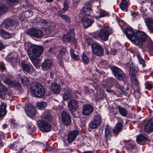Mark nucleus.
I'll use <instances>...</instances> for the list:
<instances>
[{
	"instance_id": "nucleus-60",
	"label": "nucleus",
	"mask_w": 153,
	"mask_h": 153,
	"mask_svg": "<svg viewBox=\"0 0 153 153\" xmlns=\"http://www.w3.org/2000/svg\"><path fill=\"white\" fill-rule=\"evenodd\" d=\"M7 127V125L6 124H4L2 126V128L3 129H4L6 128Z\"/></svg>"
},
{
	"instance_id": "nucleus-22",
	"label": "nucleus",
	"mask_w": 153,
	"mask_h": 153,
	"mask_svg": "<svg viewBox=\"0 0 153 153\" xmlns=\"http://www.w3.org/2000/svg\"><path fill=\"white\" fill-rule=\"evenodd\" d=\"M21 65L24 72L29 73L34 71V69L31 68V67H30L27 64L22 62Z\"/></svg>"
},
{
	"instance_id": "nucleus-52",
	"label": "nucleus",
	"mask_w": 153,
	"mask_h": 153,
	"mask_svg": "<svg viewBox=\"0 0 153 153\" xmlns=\"http://www.w3.org/2000/svg\"><path fill=\"white\" fill-rule=\"evenodd\" d=\"M109 47L108 46H105L104 48L105 49V53L107 55H108L109 54Z\"/></svg>"
},
{
	"instance_id": "nucleus-21",
	"label": "nucleus",
	"mask_w": 153,
	"mask_h": 153,
	"mask_svg": "<svg viewBox=\"0 0 153 153\" xmlns=\"http://www.w3.org/2000/svg\"><path fill=\"white\" fill-rule=\"evenodd\" d=\"M123 126L122 123L120 122L117 123L113 130V133L117 136L119 133L121 131Z\"/></svg>"
},
{
	"instance_id": "nucleus-32",
	"label": "nucleus",
	"mask_w": 153,
	"mask_h": 153,
	"mask_svg": "<svg viewBox=\"0 0 153 153\" xmlns=\"http://www.w3.org/2000/svg\"><path fill=\"white\" fill-rule=\"evenodd\" d=\"M63 98L67 100L71 98H75L76 97L73 95L70 91H68L64 93L63 95Z\"/></svg>"
},
{
	"instance_id": "nucleus-18",
	"label": "nucleus",
	"mask_w": 153,
	"mask_h": 153,
	"mask_svg": "<svg viewBox=\"0 0 153 153\" xmlns=\"http://www.w3.org/2000/svg\"><path fill=\"white\" fill-rule=\"evenodd\" d=\"M81 22L85 27L88 28L93 23L94 21L91 19L82 18Z\"/></svg>"
},
{
	"instance_id": "nucleus-3",
	"label": "nucleus",
	"mask_w": 153,
	"mask_h": 153,
	"mask_svg": "<svg viewBox=\"0 0 153 153\" xmlns=\"http://www.w3.org/2000/svg\"><path fill=\"white\" fill-rule=\"evenodd\" d=\"M31 89L33 94L37 97H42L45 94L44 89L40 84L33 83L32 85Z\"/></svg>"
},
{
	"instance_id": "nucleus-37",
	"label": "nucleus",
	"mask_w": 153,
	"mask_h": 153,
	"mask_svg": "<svg viewBox=\"0 0 153 153\" xmlns=\"http://www.w3.org/2000/svg\"><path fill=\"white\" fill-rule=\"evenodd\" d=\"M137 56L138 59L139 63L142 65L143 67H146V65L144 60L142 58L140 54L138 53H137Z\"/></svg>"
},
{
	"instance_id": "nucleus-30",
	"label": "nucleus",
	"mask_w": 153,
	"mask_h": 153,
	"mask_svg": "<svg viewBox=\"0 0 153 153\" xmlns=\"http://www.w3.org/2000/svg\"><path fill=\"white\" fill-rule=\"evenodd\" d=\"M120 114L123 117H126L127 114V110L124 108L118 105L117 106Z\"/></svg>"
},
{
	"instance_id": "nucleus-43",
	"label": "nucleus",
	"mask_w": 153,
	"mask_h": 153,
	"mask_svg": "<svg viewBox=\"0 0 153 153\" xmlns=\"http://www.w3.org/2000/svg\"><path fill=\"white\" fill-rule=\"evenodd\" d=\"M21 80L22 83L25 85H27L29 79L26 76H24L21 78Z\"/></svg>"
},
{
	"instance_id": "nucleus-14",
	"label": "nucleus",
	"mask_w": 153,
	"mask_h": 153,
	"mask_svg": "<svg viewBox=\"0 0 153 153\" xmlns=\"http://www.w3.org/2000/svg\"><path fill=\"white\" fill-rule=\"evenodd\" d=\"M79 133L78 130H74L70 132L68 135L67 140L68 143L73 141Z\"/></svg>"
},
{
	"instance_id": "nucleus-19",
	"label": "nucleus",
	"mask_w": 153,
	"mask_h": 153,
	"mask_svg": "<svg viewBox=\"0 0 153 153\" xmlns=\"http://www.w3.org/2000/svg\"><path fill=\"white\" fill-rule=\"evenodd\" d=\"M4 82L6 84L13 87H19L20 86V84L19 82L12 81L7 78L5 79L4 80Z\"/></svg>"
},
{
	"instance_id": "nucleus-59",
	"label": "nucleus",
	"mask_w": 153,
	"mask_h": 153,
	"mask_svg": "<svg viewBox=\"0 0 153 153\" xmlns=\"http://www.w3.org/2000/svg\"><path fill=\"white\" fill-rule=\"evenodd\" d=\"M98 1L97 0H92L91 1V3H93L95 2H97Z\"/></svg>"
},
{
	"instance_id": "nucleus-58",
	"label": "nucleus",
	"mask_w": 153,
	"mask_h": 153,
	"mask_svg": "<svg viewBox=\"0 0 153 153\" xmlns=\"http://www.w3.org/2000/svg\"><path fill=\"white\" fill-rule=\"evenodd\" d=\"M110 81H112V82H110V83L111 84H113L114 82H115L116 81V80L113 78H110Z\"/></svg>"
},
{
	"instance_id": "nucleus-33",
	"label": "nucleus",
	"mask_w": 153,
	"mask_h": 153,
	"mask_svg": "<svg viewBox=\"0 0 153 153\" xmlns=\"http://www.w3.org/2000/svg\"><path fill=\"white\" fill-rule=\"evenodd\" d=\"M112 129L106 126L105 131V137L106 139H108L111 137Z\"/></svg>"
},
{
	"instance_id": "nucleus-47",
	"label": "nucleus",
	"mask_w": 153,
	"mask_h": 153,
	"mask_svg": "<svg viewBox=\"0 0 153 153\" xmlns=\"http://www.w3.org/2000/svg\"><path fill=\"white\" fill-rule=\"evenodd\" d=\"M27 127L28 129L30 130V133L33 132L36 130L35 126L33 125H31L30 126L27 125Z\"/></svg>"
},
{
	"instance_id": "nucleus-26",
	"label": "nucleus",
	"mask_w": 153,
	"mask_h": 153,
	"mask_svg": "<svg viewBox=\"0 0 153 153\" xmlns=\"http://www.w3.org/2000/svg\"><path fill=\"white\" fill-rule=\"evenodd\" d=\"M6 105L4 103H2L0 106V117H4L6 113Z\"/></svg>"
},
{
	"instance_id": "nucleus-16",
	"label": "nucleus",
	"mask_w": 153,
	"mask_h": 153,
	"mask_svg": "<svg viewBox=\"0 0 153 153\" xmlns=\"http://www.w3.org/2000/svg\"><path fill=\"white\" fill-rule=\"evenodd\" d=\"M17 21H15L11 20L7 21L2 22L0 25V29H3V28H7L12 26L17 25H18Z\"/></svg>"
},
{
	"instance_id": "nucleus-53",
	"label": "nucleus",
	"mask_w": 153,
	"mask_h": 153,
	"mask_svg": "<svg viewBox=\"0 0 153 153\" xmlns=\"http://www.w3.org/2000/svg\"><path fill=\"white\" fill-rule=\"evenodd\" d=\"M112 85H111L108 87H107L106 88V91L108 92H113V90L111 89V88L112 87Z\"/></svg>"
},
{
	"instance_id": "nucleus-29",
	"label": "nucleus",
	"mask_w": 153,
	"mask_h": 153,
	"mask_svg": "<svg viewBox=\"0 0 153 153\" xmlns=\"http://www.w3.org/2000/svg\"><path fill=\"white\" fill-rule=\"evenodd\" d=\"M108 15V13L105 11L99 10L98 12H97L96 14L94 15V17L96 18H100L101 17L106 16Z\"/></svg>"
},
{
	"instance_id": "nucleus-2",
	"label": "nucleus",
	"mask_w": 153,
	"mask_h": 153,
	"mask_svg": "<svg viewBox=\"0 0 153 153\" xmlns=\"http://www.w3.org/2000/svg\"><path fill=\"white\" fill-rule=\"evenodd\" d=\"M43 48L41 46L33 45L28 50L27 53L29 57H39L42 53Z\"/></svg>"
},
{
	"instance_id": "nucleus-13",
	"label": "nucleus",
	"mask_w": 153,
	"mask_h": 153,
	"mask_svg": "<svg viewBox=\"0 0 153 153\" xmlns=\"http://www.w3.org/2000/svg\"><path fill=\"white\" fill-rule=\"evenodd\" d=\"M29 31L27 32L28 34L36 38H39L42 36L43 33L40 29H28Z\"/></svg>"
},
{
	"instance_id": "nucleus-6",
	"label": "nucleus",
	"mask_w": 153,
	"mask_h": 153,
	"mask_svg": "<svg viewBox=\"0 0 153 153\" xmlns=\"http://www.w3.org/2000/svg\"><path fill=\"white\" fill-rule=\"evenodd\" d=\"M92 51L94 54L102 56L104 54V50L97 43H94L91 45Z\"/></svg>"
},
{
	"instance_id": "nucleus-7",
	"label": "nucleus",
	"mask_w": 153,
	"mask_h": 153,
	"mask_svg": "<svg viewBox=\"0 0 153 153\" xmlns=\"http://www.w3.org/2000/svg\"><path fill=\"white\" fill-rule=\"evenodd\" d=\"M112 71L115 77L120 80L123 79L125 78V74L121 70L116 66H113L112 68Z\"/></svg>"
},
{
	"instance_id": "nucleus-1",
	"label": "nucleus",
	"mask_w": 153,
	"mask_h": 153,
	"mask_svg": "<svg viewBox=\"0 0 153 153\" xmlns=\"http://www.w3.org/2000/svg\"><path fill=\"white\" fill-rule=\"evenodd\" d=\"M123 32L127 37L131 41L137 42L138 44L142 45L148 37L144 32L138 30H133V29H123Z\"/></svg>"
},
{
	"instance_id": "nucleus-12",
	"label": "nucleus",
	"mask_w": 153,
	"mask_h": 153,
	"mask_svg": "<svg viewBox=\"0 0 153 153\" xmlns=\"http://www.w3.org/2000/svg\"><path fill=\"white\" fill-rule=\"evenodd\" d=\"M62 120L63 123L66 126H69L71 123V117L68 113L63 111L61 115Z\"/></svg>"
},
{
	"instance_id": "nucleus-62",
	"label": "nucleus",
	"mask_w": 153,
	"mask_h": 153,
	"mask_svg": "<svg viewBox=\"0 0 153 153\" xmlns=\"http://www.w3.org/2000/svg\"><path fill=\"white\" fill-rule=\"evenodd\" d=\"M59 64L61 65L62 67L63 66V62L62 61H60L59 62Z\"/></svg>"
},
{
	"instance_id": "nucleus-61",
	"label": "nucleus",
	"mask_w": 153,
	"mask_h": 153,
	"mask_svg": "<svg viewBox=\"0 0 153 153\" xmlns=\"http://www.w3.org/2000/svg\"><path fill=\"white\" fill-rule=\"evenodd\" d=\"M75 93L76 94H78L79 95H81V93L80 92H79V91H75Z\"/></svg>"
},
{
	"instance_id": "nucleus-27",
	"label": "nucleus",
	"mask_w": 153,
	"mask_h": 153,
	"mask_svg": "<svg viewBox=\"0 0 153 153\" xmlns=\"http://www.w3.org/2000/svg\"><path fill=\"white\" fill-rule=\"evenodd\" d=\"M137 143L141 145H143L145 143V141L147 140V138L142 134L139 135L136 139Z\"/></svg>"
},
{
	"instance_id": "nucleus-23",
	"label": "nucleus",
	"mask_w": 153,
	"mask_h": 153,
	"mask_svg": "<svg viewBox=\"0 0 153 153\" xmlns=\"http://www.w3.org/2000/svg\"><path fill=\"white\" fill-rule=\"evenodd\" d=\"M116 18L120 28H124V29H131L130 27L123 20L119 19L117 16H116Z\"/></svg>"
},
{
	"instance_id": "nucleus-57",
	"label": "nucleus",
	"mask_w": 153,
	"mask_h": 153,
	"mask_svg": "<svg viewBox=\"0 0 153 153\" xmlns=\"http://www.w3.org/2000/svg\"><path fill=\"white\" fill-rule=\"evenodd\" d=\"M5 47L4 46L1 42H0V51L1 49H4Z\"/></svg>"
},
{
	"instance_id": "nucleus-48",
	"label": "nucleus",
	"mask_w": 153,
	"mask_h": 153,
	"mask_svg": "<svg viewBox=\"0 0 153 153\" xmlns=\"http://www.w3.org/2000/svg\"><path fill=\"white\" fill-rule=\"evenodd\" d=\"M131 82L135 85H137L138 84L139 82L134 76H132L131 78Z\"/></svg>"
},
{
	"instance_id": "nucleus-10",
	"label": "nucleus",
	"mask_w": 153,
	"mask_h": 153,
	"mask_svg": "<svg viewBox=\"0 0 153 153\" xmlns=\"http://www.w3.org/2000/svg\"><path fill=\"white\" fill-rule=\"evenodd\" d=\"M27 115L30 117H33L35 114V108L31 104L25 105V108Z\"/></svg>"
},
{
	"instance_id": "nucleus-63",
	"label": "nucleus",
	"mask_w": 153,
	"mask_h": 153,
	"mask_svg": "<svg viewBox=\"0 0 153 153\" xmlns=\"http://www.w3.org/2000/svg\"><path fill=\"white\" fill-rule=\"evenodd\" d=\"M4 89V93H5L7 91V89L5 88V87H3Z\"/></svg>"
},
{
	"instance_id": "nucleus-20",
	"label": "nucleus",
	"mask_w": 153,
	"mask_h": 153,
	"mask_svg": "<svg viewBox=\"0 0 153 153\" xmlns=\"http://www.w3.org/2000/svg\"><path fill=\"white\" fill-rule=\"evenodd\" d=\"M145 130L147 132L153 131V117L150 119L145 126Z\"/></svg>"
},
{
	"instance_id": "nucleus-17",
	"label": "nucleus",
	"mask_w": 153,
	"mask_h": 153,
	"mask_svg": "<svg viewBox=\"0 0 153 153\" xmlns=\"http://www.w3.org/2000/svg\"><path fill=\"white\" fill-rule=\"evenodd\" d=\"M93 107L89 104H86L83 106L82 110L83 114L88 115L91 114L93 111Z\"/></svg>"
},
{
	"instance_id": "nucleus-31",
	"label": "nucleus",
	"mask_w": 153,
	"mask_h": 153,
	"mask_svg": "<svg viewBox=\"0 0 153 153\" xmlns=\"http://www.w3.org/2000/svg\"><path fill=\"white\" fill-rule=\"evenodd\" d=\"M29 57L31 60V62L36 68H40V66L39 65L40 61L39 59H38V57Z\"/></svg>"
},
{
	"instance_id": "nucleus-15",
	"label": "nucleus",
	"mask_w": 153,
	"mask_h": 153,
	"mask_svg": "<svg viewBox=\"0 0 153 153\" xmlns=\"http://www.w3.org/2000/svg\"><path fill=\"white\" fill-rule=\"evenodd\" d=\"M53 67V61L50 59L46 60L42 63V68L45 71L51 70Z\"/></svg>"
},
{
	"instance_id": "nucleus-49",
	"label": "nucleus",
	"mask_w": 153,
	"mask_h": 153,
	"mask_svg": "<svg viewBox=\"0 0 153 153\" xmlns=\"http://www.w3.org/2000/svg\"><path fill=\"white\" fill-rule=\"evenodd\" d=\"M145 86L146 88L149 90L151 89L153 87L151 84L148 82H146L145 84Z\"/></svg>"
},
{
	"instance_id": "nucleus-64",
	"label": "nucleus",
	"mask_w": 153,
	"mask_h": 153,
	"mask_svg": "<svg viewBox=\"0 0 153 153\" xmlns=\"http://www.w3.org/2000/svg\"><path fill=\"white\" fill-rule=\"evenodd\" d=\"M150 33H153V29H149Z\"/></svg>"
},
{
	"instance_id": "nucleus-8",
	"label": "nucleus",
	"mask_w": 153,
	"mask_h": 153,
	"mask_svg": "<svg viewBox=\"0 0 153 153\" xmlns=\"http://www.w3.org/2000/svg\"><path fill=\"white\" fill-rule=\"evenodd\" d=\"M38 123L39 127L42 131L48 132L51 129L50 125L44 120H39Z\"/></svg>"
},
{
	"instance_id": "nucleus-42",
	"label": "nucleus",
	"mask_w": 153,
	"mask_h": 153,
	"mask_svg": "<svg viewBox=\"0 0 153 153\" xmlns=\"http://www.w3.org/2000/svg\"><path fill=\"white\" fill-rule=\"evenodd\" d=\"M70 52L71 56L73 59L75 60H79V56L75 53L74 50L73 49H71Z\"/></svg>"
},
{
	"instance_id": "nucleus-45",
	"label": "nucleus",
	"mask_w": 153,
	"mask_h": 153,
	"mask_svg": "<svg viewBox=\"0 0 153 153\" xmlns=\"http://www.w3.org/2000/svg\"><path fill=\"white\" fill-rule=\"evenodd\" d=\"M64 7L62 8V10L64 11H67L68 8V2L67 0H65L63 3Z\"/></svg>"
},
{
	"instance_id": "nucleus-34",
	"label": "nucleus",
	"mask_w": 153,
	"mask_h": 153,
	"mask_svg": "<svg viewBox=\"0 0 153 153\" xmlns=\"http://www.w3.org/2000/svg\"><path fill=\"white\" fill-rule=\"evenodd\" d=\"M47 103L45 102H38L36 104V107L39 109L43 110L47 106Z\"/></svg>"
},
{
	"instance_id": "nucleus-44",
	"label": "nucleus",
	"mask_w": 153,
	"mask_h": 153,
	"mask_svg": "<svg viewBox=\"0 0 153 153\" xmlns=\"http://www.w3.org/2000/svg\"><path fill=\"white\" fill-rule=\"evenodd\" d=\"M6 2L7 4L13 6L18 2V0H6Z\"/></svg>"
},
{
	"instance_id": "nucleus-56",
	"label": "nucleus",
	"mask_w": 153,
	"mask_h": 153,
	"mask_svg": "<svg viewBox=\"0 0 153 153\" xmlns=\"http://www.w3.org/2000/svg\"><path fill=\"white\" fill-rule=\"evenodd\" d=\"M62 13V10H60L58 12L57 15L58 16L60 17L61 18L62 16L63 15Z\"/></svg>"
},
{
	"instance_id": "nucleus-41",
	"label": "nucleus",
	"mask_w": 153,
	"mask_h": 153,
	"mask_svg": "<svg viewBox=\"0 0 153 153\" xmlns=\"http://www.w3.org/2000/svg\"><path fill=\"white\" fill-rule=\"evenodd\" d=\"M66 51V50L65 48H62L58 55L57 58L61 59L65 54Z\"/></svg>"
},
{
	"instance_id": "nucleus-39",
	"label": "nucleus",
	"mask_w": 153,
	"mask_h": 153,
	"mask_svg": "<svg viewBox=\"0 0 153 153\" xmlns=\"http://www.w3.org/2000/svg\"><path fill=\"white\" fill-rule=\"evenodd\" d=\"M8 9L7 6L4 4H0V14H3L6 12Z\"/></svg>"
},
{
	"instance_id": "nucleus-46",
	"label": "nucleus",
	"mask_w": 153,
	"mask_h": 153,
	"mask_svg": "<svg viewBox=\"0 0 153 153\" xmlns=\"http://www.w3.org/2000/svg\"><path fill=\"white\" fill-rule=\"evenodd\" d=\"M61 18L66 22L68 23H70L71 19L68 16L65 15H63Z\"/></svg>"
},
{
	"instance_id": "nucleus-9",
	"label": "nucleus",
	"mask_w": 153,
	"mask_h": 153,
	"mask_svg": "<svg viewBox=\"0 0 153 153\" xmlns=\"http://www.w3.org/2000/svg\"><path fill=\"white\" fill-rule=\"evenodd\" d=\"M79 107L78 101L75 99L70 100L68 103V108L69 110L73 113L76 110H77Z\"/></svg>"
},
{
	"instance_id": "nucleus-35",
	"label": "nucleus",
	"mask_w": 153,
	"mask_h": 153,
	"mask_svg": "<svg viewBox=\"0 0 153 153\" xmlns=\"http://www.w3.org/2000/svg\"><path fill=\"white\" fill-rule=\"evenodd\" d=\"M145 22L149 29H153V19H152L149 18H147L146 19Z\"/></svg>"
},
{
	"instance_id": "nucleus-51",
	"label": "nucleus",
	"mask_w": 153,
	"mask_h": 153,
	"mask_svg": "<svg viewBox=\"0 0 153 153\" xmlns=\"http://www.w3.org/2000/svg\"><path fill=\"white\" fill-rule=\"evenodd\" d=\"M148 47L150 51L152 50L153 49V43L152 42L150 41L149 43Z\"/></svg>"
},
{
	"instance_id": "nucleus-54",
	"label": "nucleus",
	"mask_w": 153,
	"mask_h": 153,
	"mask_svg": "<svg viewBox=\"0 0 153 153\" xmlns=\"http://www.w3.org/2000/svg\"><path fill=\"white\" fill-rule=\"evenodd\" d=\"M0 69L2 71L5 70V68L4 64L1 63L0 64Z\"/></svg>"
},
{
	"instance_id": "nucleus-40",
	"label": "nucleus",
	"mask_w": 153,
	"mask_h": 153,
	"mask_svg": "<svg viewBox=\"0 0 153 153\" xmlns=\"http://www.w3.org/2000/svg\"><path fill=\"white\" fill-rule=\"evenodd\" d=\"M83 62L85 64H88L89 62V59L86 54L84 52L82 55Z\"/></svg>"
},
{
	"instance_id": "nucleus-24",
	"label": "nucleus",
	"mask_w": 153,
	"mask_h": 153,
	"mask_svg": "<svg viewBox=\"0 0 153 153\" xmlns=\"http://www.w3.org/2000/svg\"><path fill=\"white\" fill-rule=\"evenodd\" d=\"M0 35L4 39H8L13 36V34H10L3 29H0Z\"/></svg>"
},
{
	"instance_id": "nucleus-38",
	"label": "nucleus",
	"mask_w": 153,
	"mask_h": 153,
	"mask_svg": "<svg viewBox=\"0 0 153 153\" xmlns=\"http://www.w3.org/2000/svg\"><path fill=\"white\" fill-rule=\"evenodd\" d=\"M126 147L128 150L129 151H131L135 148L134 142L132 141H131L128 143Z\"/></svg>"
},
{
	"instance_id": "nucleus-50",
	"label": "nucleus",
	"mask_w": 153,
	"mask_h": 153,
	"mask_svg": "<svg viewBox=\"0 0 153 153\" xmlns=\"http://www.w3.org/2000/svg\"><path fill=\"white\" fill-rule=\"evenodd\" d=\"M45 120L49 122L51 121L52 120V117L51 115L49 114L46 115L45 117Z\"/></svg>"
},
{
	"instance_id": "nucleus-11",
	"label": "nucleus",
	"mask_w": 153,
	"mask_h": 153,
	"mask_svg": "<svg viewBox=\"0 0 153 153\" xmlns=\"http://www.w3.org/2000/svg\"><path fill=\"white\" fill-rule=\"evenodd\" d=\"M74 29H70L69 32L63 36L62 39L65 42H74L75 39L74 37Z\"/></svg>"
},
{
	"instance_id": "nucleus-55",
	"label": "nucleus",
	"mask_w": 153,
	"mask_h": 153,
	"mask_svg": "<svg viewBox=\"0 0 153 153\" xmlns=\"http://www.w3.org/2000/svg\"><path fill=\"white\" fill-rule=\"evenodd\" d=\"M116 52H117L116 50L115 49H111V54H112V55H115V54H116Z\"/></svg>"
},
{
	"instance_id": "nucleus-25",
	"label": "nucleus",
	"mask_w": 153,
	"mask_h": 153,
	"mask_svg": "<svg viewBox=\"0 0 153 153\" xmlns=\"http://www.w3.org/2000/svg\"><path fill=\"white\" fill-rule=\"evenodd\" d=\"M51 88L52 91L54 93L58 94L60 91V86L56 83L54 82L52 84Z\"/></svg>"
},
{
	"instance_id": "nucleus-4",
	"label": "nucleus",
	"mask_w": 153,
	"mask_h": 153,
	"mask_svg": "<svg viewBox=\"0 0 153 153\" xmlns=\"http://www.w3.org/2000/svg\"><path fill=\"white\" fill-rule=\"evenodd\" d=\"M101 118L100 115H94L91 122L89 123V127L92 129H94L98 127L100 124Z\"/></svg>"
},
{
	"instance_id": "nucleus-5",
	"label": "nucleus",
	"mask_w": 153,
	"mask_h": 153,
	"mask_svg": "<svg viewBox=\"0 0 153 153\" xmlns=\"http://www.w3.org/2000/svg\"><path fill=\"white\" fill-rule=\"evenodd\" d=\"M112 29H101L98 33L99 37L102 40L105 41L107 40L109 36L113 33Z\"/></svg>"
},
{
	"instance_id": "nucleus-28",
	"label": "nucleus",
	"mask_w": 153,
	"mask_h": 153,
	"mask_svg": "<svg viewBox=\"0 0 153 153\" xmlns=\"http://www.w3.org/2000/svg\"><path fill=\"white\" fill-rule=\"evenodd\" d=\"M92 11V10L91 7L88 6L83 7L81 10V12L82 13H84L86 15L89 16H91L90 15Z\"/></svg>"
},
{
	"instance_id": "nucleus-36",
	"label": "nucleus",
	"mask_w": 153,
	"mask_h": 153,
	"mask_svg": "<svg viewBox=\"0 0 153 153\" xmlns=\"http://www.w3.org/2000/svg\"><path fill=\"white\" fill-rule=\"evenodd\" d=\"M128 7L127 2L126 0H123L120 4V7L123 11L127 10V8Z\"/></svg>"
}]
</instances>
